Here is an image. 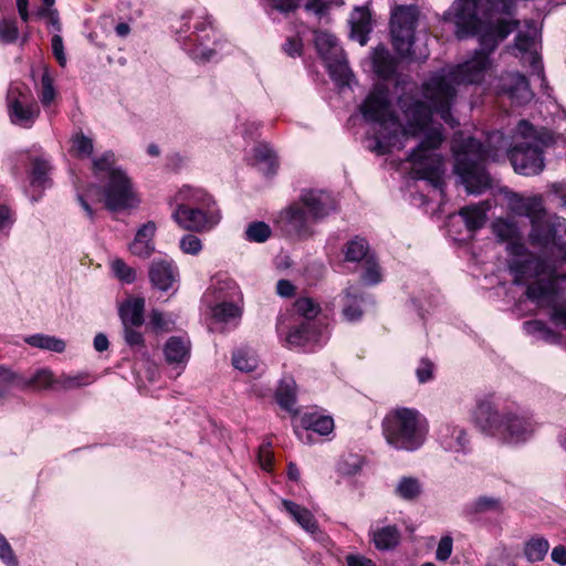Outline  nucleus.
Listing matches in <instances>:
<instances>
[{"label": "nucleus", "instance_id": "obj_1", "mask_svg": "<svg viewBox=\"0 0 566 566\" xmlns=\"http://www.w3.org/2000/svg\"><path fill=\"white\" fill-rule=\"evenodd\" d=\"M405 124L392 114L387 92L374 90L361 105V113L367 120L379 125L377 147L380 154L391 149H402L409 137L423 135L419 146L409 155L408 160L418 178L438 181L441 175L442 158L436 150L443 137L439 127L429 125L432 111L420 101L405 96L399 99Z\"/></svg>", "mask_w": 566, "mask_h": 566}, {"label": "nucleus", "instance_id": "obj_2", "mask_svg": "<svg viewBox=\"0 0 566 566\" xmlns=\"http://www.w3.org/2000/svg\"><path fill=\"white\" fill-rule=\"evenodd\" d=\"M452 150L455 159L454 171L461 177L469 192H481L490 186L491 180L484 164L489 158L497 160V151L486 150L476 139H463L461 136L454 138Z\"/></svg>", "mask_w": 566, "mask_h": 566}, {"label": "nucleus", "instance_id": "obj_3", "mask_svg": "<svg viewBox=\"0 0 566 566\" xmlns=\"http://www.w3.org/2000/svg\"><path fill=\"white\" fill-rule=\"evenodd\" d=\"M382 432L386 441L394 448L413 451L423 444L428 423L418 410L399 407L386 415Z\"/></svg>", "mask_w": 566, "mask_h": 566}, {"label": "nucleus", "instance_id": "obj_4", "mask_svg": "<svg viewBox=\"0 0 566 566\" xmlns=\"http://www.w3.org/2000/svg\"><path fill=\"white\" fill-rule=\"evenodd\" d=\"M522 259H515L510 263V271L514 275V283L524 284L531 279H536L527 286L528 298L538 303L552 301L556 294L558 280L566 281V274H558L543 260L533 254H522Z\"/></svg>", "mask_w": 566, "mask_h": 566}, {"label": "nucleus", "instance_id": "obj_5", "mask_svg": "<svg viewBox=\"0 0 566 566\" xmlns=\"http://www.w3.org/2000/svg\"><path fill=\"white\" fill-rule=\"evenodd\" d=\"M325 200L323 193H304L298 201L282 210L275 222L286 235H310L312 224L328 214Z\"/></svg>", "mask_w": 566, "mask_h": 566}, {"label": "nucleus", "instance_id": "obj_6", "mask_svg": "<svg viewBox=\"0 0 566 566\" xmlns=\"http://www.w3.org/2000/svg\"><path fill=\"white\" fill-rule=\"evenodd\" d=\"M474 421L482 431L505 442L523 441L534 432V424L530 419L515 415L501 416L489 401L478 403Z\"/></svg>", "mask_w": 566, "mask_h": 566}, {"label": "nucleus", "instance_id": "obj_7", "mask_svg": "<svg viewBox=\"0 0 566 566\" xmlns=\"http://www.w3.org/2000/svg\"><path fill=\"white\" fill-rule=\"evenodd\" d=\"M93 169L96 176L107 175L108 181L99 195V201L105 203L109 210H123L136 203L135 192L130 180L122 170L114 168V155L104 154L93 161Z\"/></svg>", "mask_w": 566, "mask_h": 566}, {"label": "nucleus", "instance_id": "obj_8", "mask_svg": "<svg viewBox=\"0 0 566 566\" xmlns=\"http://www.w3.org/2000/svg\"><path fill=\"white\" fill-rule=\"evenodd\" d=\"M418 19V11L413 7H398L394 10L390 20L392 45L402 57L413 61L426 60L429 55L427 49H412L413 31Z\"/></svg>", "mask_w": 566, "mask_h": 566}, {"label": "nucleus", "instance_id": "obj_9", "mask_svg": "<svg viewBox=\"0 0 566 566\" xmlns=\"http://www.w3.org/2000/svg\"><path fill=\"white\" fill-rule=\"evenodd\" d=\"M511 203L512 210L515 213L531 219L532 231L530 239L532 243L543 247L555 243V223L544 210L541 198L515 197Z\"/></svg>", "mask_w": 566, "mask_h": 566}, {"label": "nucleus", "instance_id": "obj_10", "mask_svg": "<svg viewBox=\"0 0 566 566\" xmlns=\"http://www.w3.org/2000/svg\"><path fill=\"white\" fill-rule=\"evenodd\" d=\"M518 130L524 135V138L509 150L510 161L514 170L521 175H537L544 168V160L542 148L538 146L533 134H531L533 133V127L526 122H521Z\"/></svg>", "mask_w": 566, "mask_h": 566}, {"label": "nucleus", "instance_id": "obj_11", "mask_svg": "<svg viewBox=\"0 0 566 566\" xmlns=\"http://www.w3.org/2000/svg\"><path fill=\"white\" fill-rule=\"evenodd\" d=\"M9 112L12 123L30 127L40 114V108L29 90L13 86L8 93Z\"/></svg>", "mask_w": 566, "mask_h": 566}, {"label": "nucleus", "instance_id": "obj_12", "mask_svg": "<svg viewBox=\"0 0 566 566\" xmlns=\"http://www.w3.org/2000/svg\"><path fill=\"white\" fill-rule=\"evenodd\" d=\"M172 216L182 229L191 231L209 230L220 220L219 212L213 208L190 207L187 205H178Z\"/></svg>", "mask_w": 566, "mask_h": 566}, {"label": "nucleus", "instance_id": "obj_13", "mask_svg": "<svg viewBox=\"0 0 566 566\" xmlns=\"http://www.w3.org/2000/svg\"><path fill=\"white\" fill-rule=\"evenodd\" d=\"M496 83H490L497 94H507L510 98L517 104L528 102L533 94L530 90L528 82L521 73H507L499 78H494Z\"/></svg>", "mask_w": 566, "mask_h": 566}, {"label": "nucleus", "instance_id": "obj_14", "mask_svg": "<svg viewBox=\"0 0 566 566\" xmlns=\"http://www.w3.org/2000/svg\"><path fill=\"white\" fill-rule=\"evenodd\" d=\"M493 233L500 241L507 243V251L513 255H522L525 247L515 223L499 219L492 224Z\"/></svg>", "mask_w": 566, "mask_h": 566}, {"label": "nucleus", "instance_id": "obj_15", "mask_svg": "<svg viewBox=\"0 0 566 566\" xmlns=\"http://www.w3.org/2000/svg\"><path fill=\"white\" fill-rule=\"evenodd\" d=\"M156 233V224L151 221L142 226L133 242L129 244L130 252L139 258L147 259L155 251L154 237Z\"/></svg>", "mask_w": 566, "mask_h": 566}, {"label": "nucleus", "instance_id": "obj_16", "mask_svg": "<svg viewBox=\"0 0 566 566\" xmlns=\"http://www.w3.org/2000/svg\"><path fill=\"white\" fill-rule=\"evenodd\" d=\"M149 277L156 287L167 291L172 287L174 283L177 281L178 272L171 262L157 260L154 261L150 266Z\"/></svg>", "mask_w": 566, "mask_h": 566}, {"label": "nucleus", "instance_id": "obj_17", "mask_svg": "<svg viewBox=\"0 0 566 566\" xmlns=\"http://www.w3.org/2000/svg\"><path fill=\"white\" fill-rule=\"evenodd\" d=\"M168 364L186 365L190 357V342L180 336H171L164 346Z\"/></svg>", "mask_w": 566, "mask_h": 566}, {"label": "nucleus", "instance_id": "obj_18", "mask_svg": "<svg viewBox=\"0 0 566 566\" xmlns=\"http://www.w3.org/2000/svg\"><path fill=\"white\" fill-rule=\"evenodd\" d=\"M175 201L178 205H187L190 207L213 208L214 201L212 198L200 188L184 186L175 196Z\"/></svg>", "mask_w": 566, "mask_h": 566}, {"label": "nucleus", "instance_id": "obj_19", "mask_svg": "<svg viewBox=\"0 0 566 566\" xmlns=\"http://www.w3.org/2000/svg\"><path fill=\"white\" fill-rule=\"evenodd\" d=\"M282 505L290 513L293 520L306 532L313 535L319 533V527L314 515L306 507L289 500H283Z\"/></svg>", "mask_w": 566, "mask_h": 566}, {"label": "nucleus", "instance_id": "obj_20", "mask_svg": "<svg viewBox=\"0 0 566 566\" xmlns=\"http://www.w3.org/2000/svg\"><path fill=\"white\" fill-rule=\"evenodd\" d=\"M145 301L142 297L128 298L119 307L124 326H140L144 322Z\"/></svg>", "mask_w": 566, "mask_h": 566}, {"label": "nucleus", "instance_id": "obj_21", "mask_svg": "<svg viewBox=\"0 0 566 566\" xmlns=\"http://www.w3.org/2000/svg\"><path fill=\"white\" fill-rule=\"evenodd\" d=\"M352 38L357 40L360 45L367 43V35L371 30L370 13L365 8L356 9L350 18Z\"/></svg>", "mask_w": 566, "mask_h": 566}, {"label": "nucleus", "instance_id": "obj_22", "mask_svg": "<svg viewBox=\"0 0 566 566\" xmlns=\"http://www.w3.org/2000/svg\"><path fill=\"white\" fill-rule=\"evenodd\" d=\"M489 209V202L484 201L478 205H470L461 208L459 214L463 218L467 228L471 231H474L484 226L486 221V211Z\"/></svg>", "mask_w": 566, "mask_h": 566}, {"label": "nucleus", "instance_id": "obj_23", "mask_svg": "<svg viewBox=\"0 0 566 566\" xmlns=\"http://www.w3.org/2000/svg\"><path fill=\"white\" fill-rule=\"evenodd\" d=\"M371 536L376 548L381 551L396 547L400 541V533L392 525L376 528L373 531Z\"/></svg>", "mask_w": 566, "mask_h": 566}, {"label": "nucleus", "instance_id": "obj_24", "mask_svg": "<svg viewBox=\"0 0 566 566\" xmlns=\"http://www.w3.org/2000/svg\"><path fill=\"white\" fill-rule=\"evenodd\" d=\"M315 45L325 61L332 60L334 56H340L344 53L336 38L326 32H318L316 34Z\"/></svg>", "mask_w": 566, "mask_h": 566}, {"label": "nucleus", "instance_id": "obj_25", "mask_svg": "<svg viewBox=\"0 0 566 566\" xmlns=\"http://www.w3.org/2000/svg\"><path fill=\"white\" fill-rule=\"evenodd\" d=\"M549 543L542 536L531 537L524 545V554L528 562H541L547 555Z\"/></svg>", "mask_w": 566, "mask_h": 566}, {"label": "nucleus", "instance_id": "obj_26", "mask_svg": "<svg viewBox=\"0 0 566 566\" xmlns=\"http://www.w3.org/2000/svg\"><path fill=\"white\" fill-rule=\"evenodd\" d=\"M94 380L95 378L92 375L85 373H80L75 375L62 374L56 378L55 387L57 389L72 390L88 386L93 384Z\"/></svg>", "mask_w": 566, "mask_h": 566}, {"label": "nucleus", "instance_id": "obj_27", "mask_svg": "<svg viewBox=\"0 0 566 566\" xmlns=\"http://www.w3.org/2000/svg\"><path fill=\"white\" fill-rule=\"evenodd\" d=\"M535 30L528 31L526 33L520 32L515 39V49L521 53L526 54L531 65L536 67L538 62V55L535 51Z\"/></svg>", "mask_w": 566, "mask_h": 566}, {"label": "nucleus", "instance_id": "obj_28", "mask_svg": "<svg viewBox=\"0 0 566 566\" xmlns=\"http://www.w3.org/2000/svg\"><path fill=\"white\" fill-rule=\"evenodd\" d=\"M302 422L305 429L322 436L331 433L334 429V420L328 416L305 415Z\"/></svg>", "mask_w": 566, "mask_h": 566}, {"label": "nucleus", "instance_id": "obj_29", "mask_svg": "<svg viewBox=\"0 0 566 566\" xmlns=\"http://www.w3.org/2000/svg\"><path fill=\"white\" fill-rule=\"evenodd\" d=\"M296 397V385L293 380H284L281 382L276 390V400L279 405L290 411L293 412V407L295 405Z\"/></svg>", "mask_w": 566, "mask_h": 566}, {"label": "nucleus", "instance_id": "obj_30", "mask_svg": "<svg viewBox=\"0 0 566 566\" xmlns=\"http://www.w3.org/2000/svg\"><path fill=\"white\" fill-rule=\"evenodd\" d=\"M313 337L314 335L311 328V323L307 321H303L287 333L286 342L291 346H304Z\"/></svg>", "mask_w": 566, "mask_h": 566}, {"label": "nucleus", "instance_id": "obj_31", "mask_svg": "<svg viewBox=\"0 0 566 566\" xmlns=\"http://www.w3.org/2000/svg\"><path fill=\"white\" fill-rule=\"evenodd\" d=\"M373 61L375 71L381 77H389L395 72V61L386 49H376Z\"/></svg>", "mask_w": 566, "mask_h": 566}, {"label": "nucleus", "instance_id": "obj_32", "mask_svg": "<svg viewBox=\"0 0 566 566\" xmlns=\"http://www.w3.org/2000/svg\"><path fill=\"white\" fill-rule=\"evenodd\" d=\"M232 365L240 371L251 373L256 369L259 360L250 349L241 348L233 353Z\"/></svg>", "mask_w": 566, "mask_h": 566}, {"label": "nucleus", "instance_id": "obj_33", "mask_svg": "<svg viewBox=\"0 0 566 566\" xmlns=\"http://www.w3.org/2000/svg\"><path fill=\"white\" fill-rule=\"evenodd\" d=\"M345 260L348 262H358L370 256L368 254L367 242L361 238H355L347 242L344 248Z\"/></svg>", "mask_w": 566, "mask_h": 566}, {"label": "nucleus", "instance_id": "obj_34", "mask_svg": "<svg viewBox=\"0 0 566 566\" xmlns=\"http://www.w3.org/2000/svg\"><path fill=\"white\" fill-rule=\"evenodd\" d=\"M327 67L333 77L343 84H348L352 72L347 65L344 53L340 56H334L332 60H327Z\"/></svg>", "mask_w": 566, "mask_h": 566}, {"label": "nucleus", "instance_id": "obj_35", "mask_svg": "<svg viewBox=\"0 0 566 566\" xmlns=\"http://www.w3.org/2000/svg\"><path fill=\"white\" fill-rule=\"evenodd\" d=\"M396 493L405 500H415L421 493V484L415 478H402L396 488Z\"/></svg>", "mask_w": 566, "mask_h": 566}, {"label": "nucleus", "instance_id": "obj_36", "mask_svg": "<svg viewBox=\"0 0 566 566\" xmlns=\"http://www.w3.org/2000/svg\"><path fill=\"white\" fill-rule=\"evenodd\" d=\"M27 342L34 347L49 349L56 353H62L65 349V343L62 339L50 336L35 335L28 338Z\"/></svg>", "mask_w": 566, "mask_h": 566}, {"label": "nucleus", "instance_id": "obj_37", "mask_svg": "<svg viewBox=\"0 0 566 566\" xmlns=\"http://www.w3.org/2000/svg\"><path fill=\"white\" fill-rule=\"evenodd\" d=\"M56 378L53 373L49 369H39L27 382L25 385L36 389H46L55 386Z\"/></svg>", "mask_w": 566, "mask_h": 566}, {"label": "nucleus", "instance_id": "obj_38", "mask_svg": "<svg viewBox=\"0 0 566 566\" xmlns=\"http://www.w3.org/2000/svg\"><path fill=\"white\" fill-rule=\"evenodd\" d=\"M241 314V307L233 303L223 302L213 308V317L221 322L239 318Z\"/></svg>", "mask_w": 566, "mask_h": 566}, {"label": "nucleus", "instance_id": "obj_39", "mask_svg": "<svg viewBox=\"0 0 566 566\" xmlns=\"http://www.w3.org/2000/svg\"><path fill=\"white\" fill-rule=\"evenodd\" d=\"M294 310L297 314L303 316L305 321L310 322L319 313V305L312 298L302 297L294 303Z\"/></svg>", "mask_w": 566, "mask_h": 566}, {"label": "nucleus", "instance_id": "obj_40", "mask_svg": "<svg viewBox=\"0 0 566 566\" xmlns=\"http://www.w3.org/2000/svg\"><path fill=\"white\" fill-rule=\"evenodd\" d=\"M245 235L249 241L261 243L270 238L271 229L264 222H253L247 228Z\"/></svg>", "mask_w": 566, "mask_h": 566}, {"label": "nucleus", "instance_id": "obj_41", "mask_svg": "<svg viewBox=\"0 0 566 566\" xmlns=\"http://www.w3.org/2000/svg\"><path fill=\"white\" fill-rule=\"evenodd\" d=\"M71 150L77 157H88L93 151V142L83 134H78L72 140Z\"/></svg>", "mask_w": 566, "mask_h": 566}, {"label": "nucleus", "instance_id": "obj_42", "mask_svg": "<svg viewBox=\"0 0 566 566\" xmlns=\"http://www.w3.org/2000/svg\"><path fill=\"white\" fill-rule=\"evenodd\" d=\"M364 269H365L364 274H363L364 282H366L368 284H376L381 281V273H380L379 265L377 264V262L374 260V258L371 255L367 256L365 259Z\"/></svg>", "mask_w": 566, "mask_h": 566}, {"label": "nucleus", "instance_id": "obj_43", "mask_svg": "<svg viewBox=\"0 0 566 566\" xmlns=\"http://www.w3.org/2000/svg\"><path fill=\"white\" fill-rule=\"evenodd\" d=\"M112 269L115 275L126 283H132L136 277L134 269L128 266L124 261L117 259L112 262Z\"/></svg>", "mask_w": 566, "mask_h": 566}, {"label": "nucleus", "instance_id": "obj_44", "mask_svg": "<svg viewBox=\"0 0 566 566\" xmlns=\"http://www.w3.org/2000/svg\"><path fill=\"white\" fill-rule=\"evenodd\" d=\"M41 86H42L41 93H40L41 103L44 106H49L54 101L55 90L53 87L52 78L50 77L49 73H46V72L42 75Z\"/></svg>", "mask_w": 566, "mask_h": 566}, {"label": "nucleus", "instance_id": "obj_45", "mask_svg": "<svg viewBox=\"0 0 566 566\" xmlns=\"http://www.w3.org/2000/svg\"><path fill=\"white\" fill-rule=\"evenodd\" d=\"M19 30L14 21L0 20V41L14 42L18 39Z\"/></svg>", "mask_w": 566, "mask_h": 566}, {"label": "nucleus", "instance_id": "obj_46", "mask_svg": "<svg viewBox=\"0 0 566 566\" xmlns=\"http://www.w3.org/2000/svg\"><path fill=\"white\" fill-rule=\"evenodd\" d=\"M49 171V165L44 160H34L32 169V184L42 186L45 181V175Z\"/></svg>", "mask_w": 566, "mask_h": 566}, {"label": "nucleus", "instance_id": "obj_47", "mask_svg": "<svg viewBox=\"0 0 566 566\" xmlns=\"http://www.w3.org/2000/svg\"><path fill=\"white\" fill-rule=\"evenodd\" d=\"M180 248L185 253L197 254L201 250L202 245L199 238L188 234L181 239Z\"/></svg>", "mask_w": 566, "mask_h": 566}, {"label": "nucleus", "instance_id": "obj_48", "mask_svg": "<svg viewBox=\"0 0 566 566\" xmlns=\"http://www.w3.org/2000/svg\"><path fill=\"white\" fill-rule=\"evenodd\" d=\"M0 558L10 566L18 565L13 551L2 534H0Z\"/></svg>", "mask_w": 566, "mask_h": 566}, {"label": "nucleus", "instance_id": "obj_49", "mask_svg": "<svg viewBox=\"0 0 566 566\" xmlns=\"http://www.w3.org/2000/svg\"><path fill=\"white\" fill-rule=\"evenodd\" d=\"M151 325L160 332H168L171 329L172 322L168 319L163 313L153 311L150 314Z\"/></svg>", "mask_w": 566, "mask_h": 566}, {"label": "nucleus", "instance_id": "obj_50", "mask_svg": "<svg viewBox=\"0 0 566 566\" xmlns=\"http://www.w3.org/2000/svg\"><path fill=\"white\" fill-rule=\"evenodd\" d=\"M254 157L258 163H265L271 168L275 165L274 155L272 150L265 145H260L254 148Z\"/></svg>", "mask_w": 566, "mask_h": 566}, {"label": "nucleus", "instance_id": "obj_51", "mask_svg": "<svg viewBox=\"0 0 566 566\" xmlns=\"http://www.w3.org/2000/svg\"><path fill=\"white\" fill-rule=\"evenodd\" d=\"M135 327L136 326H124V338L130 346H143V335L137 329H135Z\"/></svg>", "mask_w": 566, "mask_h": 566}, {"label": "nucleus", "instance_id": "obj_52", "mask_svg": "<svg viewBox=\"0 0 566 566\" xmlns=\"http://www.w3.org/2000/svg\"><path fill=\"white\" fill-rule=\"evenodd\" d=\"M452 553V538L450 536H444L440 539L438 548H437V558L439 560H447Z\"/></svg>", "mask_w": 566, "mask_h": 566}, {"label": "nucleus", "instance_id": "obj_53", "mask_svg": "<svg viewBox=\"0 0 566 566\" xmlns=\"http://www.w3.org/2000/svg\"><path fill=\"white\" fill-rule=\"evenodd\" d=\"M52 51L59 64L64 66L66 64V56L64 54L63 40L57 34L52 38Z\"/></svg>", "mask_w": 566, "mask_h": 566}, {"label": "nucleus", "instance_id": "obj_54", "mask_svg": "<svg viewBox=\"0 0 566 566\" xmlns=\"http://www.w3.org/2000/svg\"><path fill=\"white\" fill-rule=\"evenodd\" d=\"M259 461L261 468L265 471H271L273 465V453L269 446H262L259 450Z\"/></svg>", "mask_w": 566, "mask_h": 566}, {"label": "nucleus", "instance_id": "obj_55", "mask_svg": "<svg viewBox=\"0 0 566 566\" xmlns=\"http://www.w3.org/2000/svg\"><path fill=\"white\" fill-rule=\"evenodd\" d=\"M303 43L298 36L289 38L284 44V51L291 55H300L302 53Z\"/></svg>", "mask_w": 566, "mask_h": 566}, {"label": "nucleus", "instance_id": "obj_56", "mask_svg": "<svg viewBox=\"0 0 566 566\" xmlns=\"http://www.w3.org/2000/svg\"><path fill=\"white\" fill-rule=\"evenodd\" d=\"M432 364L429 360H421L419 367L417 368V377L420 382H426L432 377Z\"/></svg>", "mask_w": 566, "mask_h": 566}, {"label": "nucleus", "instance_id": "obj_57", "mask_svg": "<svg viewBox=\"0 0 566 566\" xmlns=\"http://www.w3.org/2000/svg\"><path fill=\"white\" fill-rule=\"evenodd\" d=\"M40 14L46 17L56 31L61 30L59 13L55 9H52V7H45L40 11Z\"/></svg>", "mask_w": 566, "mask_h": 566}, {"label": "nucleus", "instance_id": "obj_58", "mask_svg": "<svg viewBox=\"0 0 566 566\" xmlns=\"http://www.w3.org/2000/svg\"><path fill=\"white\" fill-rule=\"evenodd\" d=\"M347 566H376L370 559L361 555H348L346 557Z\"/></svg>", "mask_w": 566, "mask_h": 566}, {"label": "nucleus", "instance_id": "obj_59", "mask_svg": "<svg viewBox=\"0 0 566 566\" xmlns=\"http://www.w3.org/2000/svg\"><path fill=\"white\" fill-rule=\"evenodd\" d=\"M276 291L281 296L290 297L294 294L295 287L287 280H280L276 285Z\"/></svg>", "mask_w": 566, "mask_h": 566}, {"label": "nucleus", "instance_id": "obj_60", "mask_svg": "<svg viewBox=\"0 0 566 566\" xmlns=\"http://www.w3.org/2000/svg\"><path fill=\"white\" fill-rule=\"evenodd\" d=\"M343 314L347 321L354 322V321L360 318L363 312L358 305L349 304V305L345 306Z\"/></svg>", "mask_w": 566, "mask_h": 566}, {"label": "nucleus", "instance_id": "obj_61", "mask_svg": "<svg viewBox=\"0 0 566 566\" xmlns=\"http://www.w3.org/2000/svg\"><path fill=\"white\" fill-rule=\"evenodd\" d=\"M552 560L562 566L566 565V548L563 545L555 546L551 554Z\"/></svg>", "mask_w": 566, "mask_h": 566}, {"label": "nucleus", "instance_id": "obj_62", "mask_svg": "<svg viewBox=\"0 0 566 566\" xmlns=\"http://www.w3.org/2000/svg\"><path fill=\"white\" fill-rule=\"evenodd\" d=\"M275 9L281 11H291L298 7V0H272Z\"/></svg>", "mask_w": 566, "mask_h": 566}, {"label": "nucleus", "instance_id": "obj_63", "mask_svg": "<svg viewBox=\"0 0 566 566\" xmlns=\"http://www.w3.org/2000/svg\"><path fill=\"white\" fill-rule=\"evenodd\" d=\"M303 6L307 11L321 12L322 0H298V6Z\"/></svg>", "mask_w": 566, "mask_h": 566}, {"label": "nucleus", "instance_id": "obj_64", "mask_svg": "<svg viewBox=\"0 0 566 566\" xmlns=\"http://www.w3.org/2000/svg\"><path fill=\"white\" fill-rule=\"evenodd\" d=\"M94 348L97 352H104L108 348V339L104 334L99 333L95 336Z\"/></svg>", "mask_w": 566, "mask_h": 566}]
</instances>
